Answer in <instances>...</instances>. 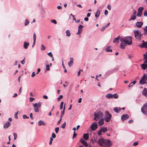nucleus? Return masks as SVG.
<instances>
[{"instance_id":"nucleus-1","label":"nucleus","mask_w":147,"mask_h":147,"mask_svg":"<svg viewBox=\"0 0 147 147\" xmlns=\"http://www.w3.org/2000/svg\"><path fill=\"white\" fill-rule=\"evenodd\" d=\"M103 116V114L101 111H97L94 113V119L97 121L99 119L102 118Z\"/></svg>"},{"instance_id":"nucleus-2","label":"nucleus","mask_w":147,"mask_h":147,"mask_svg":"<svg viewBox=\"0 0 147 147\" xmlns=\"http://www.w3.org/2000/svg\"><path fill=\"white\" fill-rule=\"evenodd\" d=\"M112 117L111 115L109 113L108 111H107L105 112V121L107 122H109L111 119Z\"/></svg>"},{"instance_id":"nucleus-3","label":"nucleus","mask_w":147,"mask_h":147,"mask_svg":"<svg viewBox=\"0 0 147 147\" xmlns=\"http://www.w3.org/2000/svg\"><path fill=\"white\" fill-rule=\"evenodd\" d=\"M125 44L128 45L132 44V38L131 36H128L125 37Z\"/></svg>"},{"instance_id":"nucleus-4","label":"nucleus","mask_w":147,"mask_h":147,"mask_svg":"<svg viewBox=\"0 0 147 147\" xmlns=\"http://www.w3.org/2000/svg\"><path fill=\"white\" fill-rule=\"evenodd\" d=\"M134 32L135 34V38L140 40L141 36L142 35V34H141L140 32L138 30L134 31Z\"/></svg>"},{"instance_id":"nucleus-5","label":"nucleus","mask_w":147,"mask_h":147,"mask_svg":"<svg viewBox=\"0 0 147 147\" xmlns=\"http://www.w3.org/2000/svg\"><path fill=\"white\" fill-rule=\"evenodd\" d=\"M112 145V142L110 140L105 139L104 146L108 147L111 146Z\"/></svg>"},{"instance_id":"nucleus-6","label":"nucleus","mask_w":147,"mask_h":147,"mask_svg":"<svg viewBox=\"0 0 147 147\" xmlns=\"http://www.w3.org/2000/svg\"><path fill=\"white\" fill-rule=\"evenodd\" d=\"M147 79V74H144L143 77L139 82L141 84H145Z\"/></svg>"},{"instance_id":"nucleus-7","label":"nucleus","mask_w":147,"mask_h":147,"mask_svg":"<svg viewBox=\"0 0 147 147\" xmlns=\"http://www.w3.org/2000/svg\"><path fill=\"white\" fill-rule=\"evenodd\" d=\"M142 112L144 114L147 115V103H145L142 107Z\"/></svg>"},{"instance_id":"nucleus-8","label":"nucleus","mask_w":147,"mask_h":147,"mask_svg":"<svg viewBox=\"0 0 147 147\" xmlns=\"http://www.w3.org/2000/svg\"><path fill=\"white\" fill-rule=\"evenodd\" d=\"M97 128L98 125L96 122H94L90 126V128L92 131L95 130Z\"/></svg>"},{"instance_id":"nucleus-9","label":"nucleus","mask_w":147,"mask_h":147,"mask_svg":"<svg viewBox=\"0 0 147 147\" xmlns=\"http://www.w3.org/2000/svg\"><path fill=\"white\" fill-rule=\"evenodd\" d=\"M105 139L103 138L99 139L98 140V143L100 146H104Z\"/></svg>"},{"instance_id":"nucleus-10","label":"nucleus","mask_w":147,"mask_h":147,"mask_svg":"<svg viewBox=\"0 0 147 147\" xmlns=\"http://www.w3.org/2000/svg\"><path fill=\"white\" fill-rule=\"evenodd\" d=\"M129 118V115L127 114H125L122 115L121 117V119L122 121L128 119Z\"/></svg>"},{"instance_id":"nucleus-11","label":"nucleus","mask_w":147,"mask_h":147,"mask_svg":"<svg viewBox=\"0 0 147 147\" xmlns=\"http://www.w3.org/2000/svg\"><path fill=\"white\" fill-rule=\"evenodd\" d=\"M141 48H147V41L145 42L144 40L142 41V43L141 45L139 46Z\"/></svg>"},{"instance_id":"nucleus-12","label":"nucleus","mask_w":147,"mask_h":147,"mask_svg":"<svg viewBox=\"0 0 147 147\" xmlns=\"http://www.w3.org/2000/svg\"><path fill=\"white\" fill-rule=\"evenodd\" d=\"M83 26L82 25H80L78 27V31L77 34L80 35L82 32L83 30Z\"/></svg>"},{"instance_id":"nucleus-13","label":"nucleus","mask_w":147,"mask_h":147,"mask_svg":"<svg viewBox=\"0 0 147 147\" xmlns=\"http://www.w3.org/2000/svg\"><path fill=\"white\" fill-rule=\"evenodd\" d=\"M80 141L85 146L87 147L88 146V143L86 142L82 138H81L80 140Z\"/></svg>"},{"instance_id":"nucleus-14","label":"nucleus","mask_w":147,"mask_h":147,"mask_svg":"<svg viewBox=\"0 0 147 147\" xmlns=\"http://www.w3.org/2000/svg\"><path fill=\"white\" fill-rule=\"evenodd\" d=\"M143 24V22H137L136 24V25L137 27L140 28L142 27Z\"/></svg>"},{"instance_id":"nucleus-15","label":"nucleus","mask_w":147,"mask_h":147,"mask_svg":"<svg viewBox=\"0 0 147 147\" xmlns=\"http://www.w3.org/2000/svg\"><path fill=\"white\" fill-rule=\"evenodd\" d=\"M33 105L34 107V111L36 112H38L39 111L38 107L37 106V104H33Z\"/></svg>"},{"instance_id":"nucleus-16","label":"nucleus","mask_w":147,"mask_h":147,"mask_svg":"<svg viewBox=\"0 0 147 147\" xmlns=\"http://www.w3.org/2000/svg\"><path fill=\"white\" fill-rule=\"evenodd\" d=\"M73 61L74 59L73 58H70V61L68 63V65L69 67H71L73 65Z\"/></svg>"},{"instance_id":"nucleus-17","label":"nucleus","mask_w":147,"mask_h":147,"mask_svg":"<svg viewBox=\"0 0 147 147\" xmlns=\"http://www.w3.org/2000/svg\"><path fill=\"white\" fill-rule=\"evenodd\" d=\"M38 125L39 126L41 125H46V123L44 122L43 121L40 120L38 123Z\"/></svg>"},{"instance_id":"nucleus-18","label":"nucleus","mask_w":147,"mask_h":147,"mask_svg":"<svg viewBox=\"0 0 147 147\" xmlns=\"http://www.w3.org/2000/svg\"><path fill=\"white\" fill-rule=\"evenodd\" d=\"M10 125L11 123L7 121L4 124L3 127L5 129H6L8 128Z\"/></svg>"},{"instance_id":"nucleus-19","label":"nucleus","mask_w":147,"mask_h":147,"mask_svg":"<svg viewBox=\"0 0 147 147\" xmlns=\"http://www.w3.org/2000/svg\"><path fill=\"white\" fill-rule=\"evenodd\" d=\"M100 130L104 133L106 132L107 131V128L106 127H103L100 128Z\"/></svg>"},{"instance_id":"nucleus-20","label":"nucleus","mask_w":147,"mask_h":147,"mask_svg":"<svg viewBox=\"0 0 147 147\" xmlns=\"http://www.w3.org/2000/svg\"><path fill=\"white\" fill-rule=\"evenodd\" d=\"M121 109L120 108L115 107L114 108L113 110L114 111L117 113H119L121 111Z\"/></svg>"},{"instance_id":"nucleus-21","label":"nucleus","mask_w":147,"mask_h":147,"mask_svg":"<svg viewBox=\"0 0 147 147\" xmlns=\"http://www.w3.org/2000/svg\"><path fill=\"white\" fill-rule=\"evenodd\" d=\"M119 38H120V36H117V38H114L113 40V43H118L119 42Z\"/></svg>"},{"instance_id":"nucleus-22","label":"nucleus","mask_w":147,"mask_h":147,"mask_svg":"<svg viewBox=\"0 0 147 147\" xmlns=\"http://www.w3.org/2000/svg\"><path fill=\"white\" fill-rule=\"evenodd\" d=\"M99 126H101L104 123V121L103 118L101 119L98 122Z\"/></svg>"},{"instance_id":"nucleus-23","label":"nucleus","mask_w":147,"mask_h":147,"mask_svg":"<svg viewBox=\"0 0 147 147\" xmlns=\"http://www.w3.org/2000/svg\"><path fill=\"white\" fill-rule=\"evenodd\" d=\"M143 94L146 96H147V89L145 88L142 92Z\"/></svg>"},{"instance_id":"nucleus-24","label":"nucleus","mask_w":147,"mask_h":147,"mask_svg":"<svg viewBox=\"0 0 147 147\" xmlns=\"http://www.w3.org/2000/svg\"><path fill=\"white\" fill-rule=\"evenodd\" d=\"M113 94L109 93L107 94L106 95V98L108 99L112 98H113Z\"/></svg>"},{"instance_id":"nucleus-25","label":"nucleus","mask_w":147,"mask_h":147,"mask_svg":"<svg viewBox=\"0 0 147 147\" xmlns=\"http://www.w3.org/2000/svg\"><path fill=\"white\" fill-rule=\"evenodd\" d=\"M85 140H87L88 139L89 135L88 134H84L83 136Z\"/></svg>"},{"instance_id":"nucleus-26","label":"nucleus","mask_w":147,"mask_h":147,"mask_svg":"<svg viewBox=\"0 0 147 147\" xmlns=\"http://www.w3.org/2000/svg\"><path fill=\"white\" fill-rule=\"evenodd\" d=\"M29 43L28 42H24V48L25 49H26L27 48L28 46H29Z\"/></svg>"},{"instance_id":"nucleus-27","label":"nucleus","mask_w":147,"mask_h":147,"mask_svg":"<svg viewBox=\"0 0 147 147\" xmlns=\"http://www.w3.org/2000/svg\"><path fill=\"white\" fill-rule=\"evenodd\" d=\"M109 24H110V23H109L108 24H107L105 26H103L102 27V28L101 29V30L102 31H104V30H105V29L106 28H107L109 26Z\"/></svg>"},{"instance_id":"nucleus-28","label":"nucleus","mask_w":147,"mask_h":147,"mask_svg":"<svg viewBox=\"0 0 147 147\" xmlns=\"http://www.w3.org/2000/svg\"><path fill=\"white\" fill-rule=\"evenodd\" d=\"M136 16L135 15H133V14H132L131 16V18L129 19V20H134L136 19Z\"/></svg>"},{"instance_id":"nucleus-29","label":"nucleus","mask_w":147,"mask_h":147,"mask_svg":"<svg viewBox=\"0 0 147 147\" xmlns=\"http://www.w3.org/2000/svg\"><path fill=\"white\" fill-rule=\"evenodd\" d=\"M142 68L144 70H145L147 67V64H144L141 65Z\"/></svg>"},{"instance_id":"nucleus-30","label":"nucleus","mask_w":147,"mask_h":147,"mask_svg":"<svg viewBox=\"0 0 147 147\" xmlns=\"http://www.w3.org/2000/svg\"><path fill=\"white\" fill-rule=\"evenodd\" d=\"M100 11L99 10H97L95 14V17L96 18L98 17V16H99L100 14Z\"/></svg>"},{"instance_id":"nucleus-31","label":"nucleus","mask_w":147,"mask_h":147,"mask_svg":"<svg viewBox=\"0 0 147 147\" xmlns=\"http://www.w3.org/2000/svg\"><path fill=\"white\" fill-rule=\"evenodd\" d=\"M144 8L142 7H140L138 9V12H140L142 13L143 11V10Z\"/></svg>"},{"instance_id":"nucleus-32","label":"nucleus","mask_w":147,"mask_h":147,"mask_svg":"<svg viewBox=\"0 0 147 147\" xmlns=\"http://www.w3.org/2000/svg\"><path fill=\"white\" fill-rule=\"evenodd\" d=\"M33 45H34V44L36 43V35L35 33L33 34Z\"/></svg>"},{"instance_id":"nucleus-33","label":"nucleus","mask_w":147,"mask_h":147,"mask_svg":"<svg viewBox=\"0 0 147 147\" xmlns=\"http://www.w3.org/2000/svg\"><path fill=\"white\" fill-rule=\"evenodd\" d=\"M66 36H67L68 37L70 36L71 35V33H70V32L69 30H67L66 31Z\"/></svg>"},{"instance_id":"nucleus-34","label":"nucleus","mask_w":147,"mask_h":147,"mask_svg":"<svg viewBox=\"0 0 147 147\" xmlns=\"http://www.w3.org/2000/svg\"><path fill=\"white\" fill-rule=\"evenodd\" d=\"M125 44L124 43V44H123L122 43H121V44H120V47H121V48L122 49H125Z\"/></svg>"},{"instance_id":"nucleus-35","label":"nucleus","mask_w":147,"mask_h":147,"mask_svg":"<svg viewBox=\"0 0 147 147\" xmlns=\"http://www.w3.org/2000/svg\"><path fill=\"white\" fill-rule=\"evenodd\" d=\"M136 80H134L131 82L129 85L128 86V87H130V86H132L134 84L136 83Z\"/></svg>"},{"instance_id":"nucleus-36","label":"nucleus","mask_w":147,"mask_h":147,"mask_svg":"<svg viewBox=\"0 0 147 147\" xmlns=\"http://www.w3.org/2000/svg\"><path fill=\"white\" fill-rule=\"evenodd\" d=\"M106 51V52H108L109 51L112 52V50L110 49L109 47H107L105 49Z\"/></svg>"},{"instance_id":"nucleus-37","label":"nucleus","mask_w":147,"mask_h":147,"mask_svg":"<svg viewBox=\"0 0 147 147\" xmlns=\"http://www.w3.org/2000/svg\"><path fill=\"white\" fill-rule=\"evenodd\" d=\"M113 98H117L118 97V95L117 94H113Z\"/></svg>"},{"instance_id":"nucleus-38","label":"nucleus","mask_w":147,"mask_h":147,"mask_svg":"<svg viewBox=\"0 0 147 147\" xmlns=\"http://www.w3.org/2000/svg\"><path fill=\"white\" fill-rule=\"evenodd\" d=\"M144 34H147V26H146L145 28L144 29Z\"/></svg>"},{"instance_id":"nucleus-39","label":"nucleus","mask_w":147,"mask_h":147,"mask_svg":"<svg viewBox=\"0 0 147 147\" xmlns=\"http://www.w3.org/2000/svg\"><path fill=\"white\" fill-rule=\"evenodd\" d=\"M66 122H65L64 123L62 124V125L61 126V127H62L63 129L65 128L66 125Z\"/></svg>"},{"instance_id":"nucleus-40","label":"nucleus","mask_w":147,"mask_h":147,"mask_svg":"<svg viewBox=\"0 0 147 147\" xmlns=\"http://www.w3.org/2000/svg\"><path fill=\"white\" fill-rule=\"evenodd\" d=\"M29 23V21H28V20H25V22L24 23V25L25 26H26L28 25Z\"/></svg>"},{"instance_id":"nucleus-41","label":"nucleus","mask_w":147,"mask_h":147,"mask_svg":"<svg viewBox=\"0 0 147 147\" xmlns=\"http://www.w3.org/2000/svg\"><path fill=\"white\" fill-rule=\"evenodd\" d=\"M119 39L120 41L121 42H125V38H121L120 36V38H119Z\"/></svg>"},{"instance_id":"nucleus-42","label":"nucleus","mask_w":147,"mask_h":147,"mask_svg":"<svg viewBox=\"0 0 147 147\" xmlns=\"http://www.w3.org/2000/svg\"><path fill=\"white\" fill-rule=\"evenodd\" d=\"M35 104H37V106L38 108L40 107L42 105V103L41 102H39L38 103H36Z\"/></svg>"},{"instance_id":"nucleus-43","label":"nucleus","mask_w":147,"mask_h":147,"mask_svg":"<svg viewBox=\"0 0 147 147\" xmlns=\"http://www.w3.org/2000/svg\"><path fill=\"white\" fill-rule=\"evenodd\" d=\"M63 102H61V103L60 106V110H61V109H62L63 107Z\"/></svg>"},{"instance_id":"nucleus-44","label":"nucleus","mask_w":147,"mask_h":147,"mask_svg":"<svg viewBox=\"0 0 147 147\" xmlns=\"http://www.w3.org/2000/svg\"><path fill=\"white\" fill-rule=\"evenodd\" d=\"M63 97V96L62 95H60L59 96V97L57 99L58 101H59Z\"/></svg>"},{"instance_id":"nucleus-45","label":"nucleus","mask_w":147,"mask_h":147,"mask_svg":"<svg viewBox=\"0 0 147 147\" xmlns=\"http://www.w3.org/2000/svg\"><path fill=\"white\" fill-rule=\"evenodd\" d=\"M144 58V59H147V52L146 54H143Z\"/></svg>"},{"instance_id":"nucleus-46","label":"nucleus","mask_w":147,"mask_h":147,"mask_svg":"<svg viewBox=\"0 0 147 147\" xmlns=\"http://www.w3.org/2000/svg\"><path fill=\"white\" fill-rule=\"evenodd\" d=\"M45 47L42 44L41 45V50H45Z\"/></svg>"},{"instance_id":"nucleus-47","label":"nucleus","mask_w":147,"mask_h":147,"mask_svg":"<svg viewBox=\"0 0 147 147\" xmlns=\"http://www.w3.org/2000/svg\"><path fill=\"white\" fill-rule=\"evenodd\" d=\"M59 130V127H56L55 129V131L56 134L57 133Z\"/></svg>"},{"instance_id":"nucleus-48","label":"nucleus","mask_w":147,"mask_h":147,"mask_svg":"<svg viewBox=\"0 0 147 147\" xmlns=\"http://www.w3.org/2000/svg\"><path fill=\"white\" fill-rule=\"evenodd\" d=\"M46 70L47 71H49L50 70L49 65H47L46 66Z\"/></svg>"},{"instance_id":"nucleus-49","label":"nucleus","mask_w":147,"mask_h":147,"mask_svg":"<svg viewBox=\"0 0 147 147\" xmlns=\"http://www.w3.org/2000/svg\"><path fill=\"white\" fill-rule=\"evenodd\" d=\"M144 16L147 17V10H145L144 12Z\"/></svg>"},{"instance_id":"nucleus-50","label":"nucleus","mask_w":147,"mask_h":147,"mask_svg":"<svg viewBox=\"0 0 147 147\" xmlns=\"http://www.w3.org/2000/svg\"><path fill=\"white\" fill-rule=\"evenodd\" d=\"M18 111L14 115V117L15 118L18 119V118L17 115L18 113Z\"/></svg>"},{"instance_id":"nucleus-51","label":"nucleus","mask_w":147,"mask_h":147,"mask_svg":"<svg viewBox=\"0 0 147 147\" xmlns=\"http://www.w3.org/2000/svg\"><path fill=\"white\" fill-rule=\"evenodd\" d=\"M102 132L101 131L100 129L98 132V134L99 136H100L102 135Z\"/></svg>"},{"instance_id":"nucleus-52","label":"nucleus","mask_w":147,"mask_h":147,"mask_svg":"<svg viewBox=\"0 0 147 147\" xmlns=\"http://www.w3.org/2000/svg\"><path fill=\"white\" fill-rule=\"evenodd\" d=\"M64 111H61V115L60 116V118H62V117H63V115L64 114Z\"/></svg>"},{"instance_id":"nucleus-53","label":"nucleus","mask_w":147,"mask_h":147,"mask_svg":"<svg viewBox=\"0 0 147 147\" xmlns=\"http://www.w3.org/2000/svg\"><path fill=\"white\" fill-rule=\"evenodd\" d=\"M48 55L50 56L51 57L53 58V55L51 52H50L47 53Z\"/></svg>"},{"instance_id":"nucleus-54","label":"nucleus","mask_w":147,"mask_h":147,"mask_svg":"<svg viewBox=\"0 0 147 147\" xmlns=\"http://www.w3.org/2000/svg\"><path fill=\"white\" fill-rule=\"evenodd\" d=\"M13 136H14V140H16L17 137V134L16 133H14Z\"/></svg>"},{"instance_id":"nucleus-55","label":"nucleus","mask_w":147,"mask_h":147,"mask_svg":"<svg viewBox=\"0 0 147 147\" xmlns=\"http://www.w3.org/2000/svg\"><path fill=\"white\" fill-rule=\"evenodd\" d=\"M142 13L138 12L137 16L139 17H141L142 16Z\"/></svg>"},{"instance_id":"nucleus-56","label":"nucleus","mask_w":147,"mask_h":147,"mask_svg":"<svg viewBox=\"0 0 147 147\" xmlns=\"http://www.w3.org/2000/svg\"><path fill=\"white\" fill-rule=\"evenodd\" d=\"M51 22H52V23H54V24H56L57 23L56 21L55 20H51Z\"/></svg>"},{"instance_id":"nucleus-57","label":"nucleus","mask_w":147,"mask_h":147,"mask_svg":"<svg viewBox=\"0 0 147 147\" xmlns=\"http://www.w3.org/2000/svg\"><path fill=\"white\" fill-rule=\"evenodd\" d=\"M23 118L24 119L27 118L28 119L29 118V117H27L26 115H23Z\"/></svg>"},{"instance_id":"nucleus-58","label":"nucleus","mask_w":147,"mask_h":147,"mask_svg":"<svg viewBox=\"0 0 147 147\" xmlns=\"http://www.w3.org/2000/svg\"><path fill=\"white\" fill-rule=\"evenodd\" d=\"M53 139L52 137L50 138V141L49 142V144L50 145H51L52 143V141L53 140Z\"/></svg>"},{"instance_id":"nucleus-59","label":"nucleus","mask_w":147,"mask_h":147,"mask_svg":"<svg viewBox=\"0 0 147 147\" xmlns=\"http://www.w3.org/2000/svg\"><path fill=\"white\" fill-rule=\"evenodd\" d=\"M107 8L109 10H110L111 8V5H108L107 6Z\"/></svg>"},{"instance_id":"nucleus-60","label":"nucleus","mask_w":147,"mask_h":147,"mask_svg":"<svg viewBox=\"0 0 147 147\" xmlns=\"http://www.w3.org/2000/svg\"><path fill=\"white\" fill-rule=\"evenodd\" d=\"M138 144V142H134L133 143V145L134 146H136V145H137Z\"/></svg>"},{"instance_id":"nucleus-61","label":"nucleus","mask_w":147,"mask_h":147,"mask_svg":"<svg viewBox=\"0 0 147 147\" xmlns=\"http://www.w3.org/2000/svg\"><path fill=\"white\" fill-rule=\"evenodd\" d=\"M30 102H32V101L34 100V98H33L30 97Z\"/></svg>"},{"instance_id":"nucleus-62","label":"nucleus","mask_w":147,"mask_h":147,"mask_svg":"<svg viewBox=\"0 0 147 147\" xmlns=\"http://www.w3.org/2000/svg\"><path fill=\"white\" fill-rule=\"evenodd\" d=\"M77 135V134L75 133V131H74V133L73 135V138H74Z\"/></svg>"},{"instance_id":"nucleus-63","label":"nucleus","mask_w":147,"mask_h":147,"mask_svg":"<svg viewBox=\"0 0 147 147\" xmlns=\"http://www.w3.org/2000/svg\"><path fill=\"white\" fill-rule=\"evenodd\" d=\"M56 136V135L54 133L52 134V137L53 138H55Z\"/></svg>"},{"instance_id":"nucleus-64","label":"nucleus","mask_w":147,"mask_h":147,"mask_svg":"<svg viewBox=\"0 0 147 147\" xmlns=\"http://www.w3.org/2000/svg\"><path fill=\"white\" fill-rule=\"evenodd\" d=\"M108 13V11L107 10H105V15L106 16L107 15Z\"/></svg>"}]
</instances>
